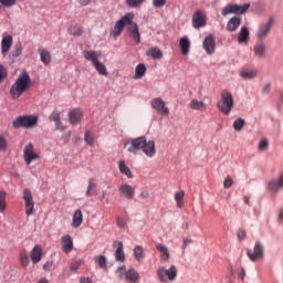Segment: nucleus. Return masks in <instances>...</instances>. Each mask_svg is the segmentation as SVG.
Instances as JSON below:
<instances>
[{"label": "nucleus", "instance_id": "f257e3e1", "mask_svg": "<svg viewBox=\"0 0 283 283\" xmlns=\"http://www.w3.org/2000/svg\"><path fill=\"white\" fill-rule=\"evenodd\" d=\"M30 85H32L30 74H28V72L22 73L10 88L11 97L14 99L19 98L22 96L23 92H28V90H30Z\"/></svg>", "mask_w": 283, "mask_h": 283}, {"label": "nucleus", "instance_id": "f03ea898", "mask_svg": "<svg viewBox=\"0 0 283 283\" xmlns=\"http://www.w3.org/2000/svg\"><path fill=\"white\" fill-rule=\"evenodd\" d=\"M217 107L221 114L229 116L233 109V95L229 91L221 92V98L217 103Z\"/></svg>", "mask_w": 283, "mask_h": 283}, {"label": "nucleus", "instance_id": "7ed1b4c3", "mask_svg": "<svg viewBox=\"0 0 283 283\" xmlns=\"http://www.w3.org/2000/svg\"><path fill=\"white\" fill-rule=\"evenodd\" d=\"M157 277L163 283L174 282L178 277V269L176 265H171L168 270L161 266L157 270Z\"/></svg>", "mask_w": 283, "mask_h": 283}, {"label": "nucleus", "instance_id": "20e7f679", "mask_svg": "<svg viewBox=\"0 0 283 283\" xmlns=\"http://www.w3.org/2000/svg\"><path fill=\"white\" fill-rule=\"evenodd\" d=\"M39 123V117L36 116H31V115H25V116H20L15 118L12 123L14 129H19V127H24L25 129L30 127H34Z\"/></svg>", "mask_w": 283, "mask_h": 283}, {"label": "nucleus", "instance_id": "39448f33", "mask_svg": "<svg viewBox=\"0 0 283 283\" xmlns=\"http://www.w3.org/2000/svg\"><path fill=\"white\" fill-rule=\"evenodd\" d=\"M251 8V3H245L243 6L239 4H228L221 11L222 17L228 14H245V12Z\"/></svg>", "mask_w": 283, "mask_h": 283}, {"label": "nucleus", "instance_id": "423d86ee", "mask_svg": "<svg viewBox=\"0 0 283 283\" xmlns=\"http://www.w3.org/2000/svg\"><path fill=\"white\" fill-rule=\"evenodd\" d=\"M145 139H146L145 136L129 139L124 144V147H127V151H129V154L136 155L138 154V151H140V149H143L145 145Z\"/></svg>", "mask_w": 283, "mask_h": 283}, {"label": "nucleus", "instance_id": "0eeeda50", "mask_svg": "<svg viewBox=\"0 0 283 283\" xmlns=\"http://www.w3.org/2000/svg\"><path fill=\"white\" fill-rule=\"evenodd\" d=\"M247 255L251 262H258L264 260V245L262 242L256 241L253 250H248Z\"/></svg>", "mask_w": 283, "mask_h": 283}, {"label": "nucleus", "instance_id": "6e6552de", "mask_svg": "<svg viewBox=\"0 0 283 283\" xmlns=\"http://www.w3.org/2000/svg\"><path fill=\"white\" fill-rule=\"evenodd\" d=\"M132 22V15L126 14L122 17L114 25V29L112 31V36L116 39L117 36H120V33L123 30H125V25L128 27L129 23Z\"/></svg>", "mask_w": 283, "mask_h": 283}, {"label": "nucleus", "instance_id": "1a4fd4ad", "mask_svg": "<svg viewBox=\"0 0 283 283\" xmlns=\"http://www.w3.org/2000/svg\"><path fill=\"white\" fill-rule=\"evenodd\" d=\"M273 23H275V19L270 18L269 21L259 25V29L256 31V36L258 39H260V41L266 39L269 34H271Z\"/></svg>", "mask_w": 283, "mask_h": 283}, {"label": "nucleus", "instance_id": "9d476101", "mask_svg": "<svg viewBox=\"0 0 283 283\" xmlns=\"http://www.w3.org/2000/svg\"><path fill=\"white\" fill-rule=\"evenodd\" d=\"M23 159L25 165H32L33 160H39V154L34 151V145L28 144L23 149Z\"/></svg>", "mask_w": 283, "mask_h": 283}, {"label": "nucleus", "instance_id": "9b49d317", "mask_svg": "<svg viewBox=\"0 0 283 283\" xmlns=\"http://www.w3.org/2000/svg\"><path fill=\"white\" fill-rule=\"evenodd\" d=\"M23 200L25 207V214L32 216V213H34V199L32 198V191H30V189L23 190Z\"/></svg>", "mask_w": 283, "mask_h": 283}, {"label": "nucleus", "instance_id": "f8f14e48", "mask_svg": "<svg viewBox=\"0 0 283 283\" xmlns=\"http://www.w3.org/2000/svg\"><path fill=\"white\" fill-rule=\"evenodd\" d=\"M153 109L160 112L161 116H169V108L166 106L165 101L160 97H156L150 102Z\"/></svg>", "mask_w": 283, "mask_h": 283}, {"label": "nucleus", "instance_id": "ddd939ff", "mask_svg": "<svg viewBox=\"0 0 283 283\" xmlns=\"http://www.w3.org/2000/svg\"><path fill=\"white\" fill-rule=\"evenodd\" d=\"M205 25H207L206 15L202 11H196L192 14V27L198 30L200 28H205Z\"/></svg>", "mask_w": 283, "mask_h": 283}, {"label": "nucleus", "instance_id": "4468645a", "mask_svg": "<svg viewBox=\"0 0 283 283\" xmlns=\"http://www.w3.org/2000/svg\"><path fill=\"white\" fill-rule=\"evenodd\" d=\"M119 196H122V198H126L127 200H132L136 196V188L124 184L119 187Z\"/></svg>", "mask_w": 283, "mask_h": 283}, {"label": "nucleus", "instance_id": "2eb2a0df", "mask_svg": "<svg viewBox=\"0 0 283 283\" xmlns=\"http://www.w3.org/2000/svg\"><path fill=\"white\" fill-rule=\"evenodd\" d=\"M133 18H130V23H128L127 27V33L133 41H136V43H140V31H138V24L132 21Z\"/></svg>", "mask_w": 283, "mask_h": 283}, {"label": "nucleus", "instance_id": "dca6fc26", "mask_svg": "<svg viewBox=\"0 0 283 283\" xmlns=\"http://www.w3.org/2000/svg\"><path fill=\"white\" fill-rule=\"evenodd\" d=\"M61 247H62V251L64 253H72V251L74 249V240H72V235L64 234L61 238Z\"/></svg>", "mask_w": 283, "mask_h": 283}, {"label": "nucleus", "instance_id": "f3484780", "mask_svg": "<svg viewBox=\"0 0 283 283\" xmlns=\"http://www.w3.org/2000/svg\"><path fill=\"white\" fill-rule=\"evenodd\" d=\"M203 50L207 54H213L216 52V36L213 34H209L205 38Z\"/></svg>", "mask_w": 283, "mask_h": 283}, {"label": "nucleus", "instance_id": "a211bd4d", "mask_svg": "<svg viewBox=\"0 0 283 283\" xmlns=\"http://www.w3.org/2000/svg\"><path fill=\"white\" fill-rule=\"evenodd\" d=\"M113 247H116V250H115L116 262H125V250H124L123 241H114Z\"/></svg>", "mask_w": 283, "mask_h": 283}, {"label": "nucleus", "instance_id": "6ab92c4d", "mask_svg": "<svg viewBox=\"0 0 283 283\" xmlns=\"http://www.w3.org/2000/svg\"><path fill=\"white\" fill-rule=\"evenodd\" d=\"M142 150L146 156H148V158H154V156H156V144L154 143V140L147 142L146 138Z\"/></svg>", "mask_w": 283, "mask_h": 283}, {"label": "nucleus", "instance_id": "aec40b11", "mask_svg": "<svg viewBox=\"0 0 283 283\" xmlns=\"http://www.w3.org/2000/svg\"><path fill=\"white\" fill-rule=\"evenodd\" d=\"M81 118H83V111H81V108H74L69 112V120L71 125H78Z\"/></svg>", "mask_w": 283, "mask_h": 283}, {"label": "nucleus", "instance_id": "412c9836", "mask_svg": "<svg viewBox=\"0 0 283 283\" xmlns=\"http://www.w3.org/2000/svg\"><path fill=\"white\" fill-rule=\"evenodd\" d=\"M268 189L272 193H277L280 189H283V174L279 177V179L271 180L268 185Z\"/></svg>", "mask_w": 283, "mask_h": 283}, {"label": "nucleus", "instance_id": "4be33fe9", "mask_svg": "<svg viewBox=\"0 0 283 283\" xmlns=\"http://www.w3.org/2000/svg\"><path fill=\"white\" fill-rule=\"evenodd\" d=\"M30 255L33 264H39L43 258V248L40 244L35 245Z\"/></svg>", "mask_w": 283, "mask_h": 283}, {"label": "nucleus", "instance_id": "5701e85b", "mask_svg": "<svg viewBox=\"0 0 283 283\" xmlns=\"http://www.w3.org/2000/svg\"><path fill=\"white\" fill-rule=\"evenodd\" d=\"M125 280L128 283H137V282L140 281V274H138V271H136L135 269L130 268L126 272Z\"/></svg>", "mask_w": 283, "mask_h": 283}, {"label": "nucleus", "instance_id": "b1692460", "mask_svg": "<svg viewBox=\"0 0 283 283\" xmlns=\"http://www.w3.org/2000/svg\"><path fill=\"white\" fill-rule=\"evenodd\" d=\"M254 56L258 59H264L266 56V44L264 42H258L254 45Z\"/></svg>", "mask_w": 283, "mask_h": 283}, {"label": "nucleus", "instance_id": "393cba45", "mask_svg": "<svg viewBox=\"0 0 283 283\" xmlns=\"http://www.w3.org/2000/svg\"><path fill=\"white\" fill-rule=\"evenodd\" d=\"M242 23V19L240 17H233L231 18L227 23V30L228 32H235L240 28V24Z\"/></svg>", "mask_w": 283, "mask_h": 283}, {"label": "nucleus", "instance_id": "a878e982", "mask_svg": "<svg viewBox=\"0 0 283 283\" xmlns=\"http://www.w3.org/2000/svg\"><path fill=\"white\" fill-rule=\"evenodd\" d=\"M179 48L181 50V54H184V56H187L189 54V48H191V42L189 41V38H181L179 40Z\"/></svg>", "mask_w": 283, "mask_h": 283}, {"label": "nucleus", "instance_id": "bb28decb", "mask_svg": "<svg viewBox=\"0 0 283 283\" xmlns=\"http://www.w3.org/2000/svg\"><path fill=\"white\" fill-rule=\"evenodd\" d=\"M10 48H12V38L11 35H7L1 41V52L3 56L10 52Z\"/></svg>", "mask_w": 283, "mask_h": 283}, {"label": "nucleus", "instance_id": "cd10ccee", "mask_svg": "<svg viewBox=\"0 0 283 283\" xmlns=\"http://www.w3.org/2000/svg\"><path fill=\"white\" fill-rule=\"evenodd\" d=\"M84 59H86V61H92L93 65L95 63H98V59H101V52L97 51H84Z\"/></svg>", "mask_w": 283, "mask_h": 283}, {"label": "nucleus", "instance_id": "c85d7f7f", "mask_svg": "<svg viewBox=\"0 0 283 283\" xmlns=\"http://www.w3.org/2000/svg\"><path fill=\"white\" fill-rule=\"evenodd\" d=\"M81 224H83V211H81V209H77L73 214L72 227L74 229H78Z\"/></svg>", "mask_w": 283, "mask_h": 283}, {"label": "nucleus", "instance_id": "c756f323", "mask_svg": "<svg viewBox=\"0 0 283 283\" xmlns=\"http://www.w3.org/2000/svg\"><path fill=\"white\" fill-rule=\"evenodd\" d=\"M239 76L244 81H251V78H255V76H258V71L245 69L240 71Z\"/></svg>", "mask_w": 283, "mask_h": 283}, {"label": "nucleus", "instance_id": "7c9ffc66", "mask_svg": "<svg viewBox=\"0 0 283 283\" xmlns=\"http://www.w3.org/2000/svg\"><path fill=\"white\" fill-rule=\"evenodd\" d=\"M38 52L40 54L42 63H44L45 65H50V63H52V55L49 53L48 50L40 48Z\"/></svg>", "mask_w": 283, "mask_h": 283}, {"label": "nucleus", "instance_id": "2f4dec72", "mask_svg": "<svg viewBox=\"0 0 283 283\" xmlns=\"http://www.w3.org/2000/svg\"><path fill=\"white\" fill-rule=\"evenodd\" d=\"M156 249L161 253V262H169V249H167V247L163 243H157Z\"/></svg>", "mask_w": 283, "mask_h": 283}, {"label": "nucleus", "instance_id": "473e14b6", "mask_svg": "<svg viewBox=\"0 0 283 283\" xmlns=\"http://www.w3.org/2000/svg\"><path fill=\"white\" fill-rule=\"evenodd\" d=\"M190 109H197L198 112H205L207 109V104L202 101L192 99L189 104Z\"/></svg>", "mask_w": 283, "mask_h": 283}, {"label": "nucleus", "instance_id": "72a5a7b5", "mask_svg": "<svg viewBox=\"0 0 283 283\" xmlns=\"http://www.w3.org/2000/svg\"><path fill=\"white\" fill-rule=\"evenodd\" d=\"M146 54L154 60L163 59V51L158 46L150 48Z\"/></svg>", "mask_w": 283, "mask_h": 283}, {"label": "nucleus", "instance_id": "f704fd0d", "mask_svg": "<svg viewBox=\"0 0 283 283\" xmlns=\"http://www.w3.org/2000/svg\"><path fill=\"white\" fill-rule=\"evenodd\" d=\"M94 67L96 70V72L98 74H101V76H107L109 73L107 72V66H105V64H103V62L97 61L94 64Z\"/></svg>", "mask_w": 283, "mask_h": 283}, {"label": "nucleus", "instance_id": "c9c22d12", "mask_svg": "<svg viewBox=\"0 0 283 283\" xmlns=\"http://www.w3.org/2000/svg\"><path fill=\"white\" fill-rule=\"evenodd\" d=\"M247 41H249V29L247 27H242L239 32L238 42L247 43Z\"/></svg>", "mask_w": 283, "mask_h": 283}, {"label": "nucleus", "instance_id": "e433bc0d", "mask_svg": "<svg viewBox=\"0 0 283 283\" xmlns=\"http://www.w3.org/2000/svg\"><path fill=\"white\" fill-rule=\"evenodd\" d=\"M134 258L138 262H143L145 260V252L143 251V247L136 245L134 248Z\"/></svg>", "mask_w": 283, "mask_h": 283}, {"label": "nucleus", "instance_id": "4c0bfd02", "mask_svg": "<svg viewBox=\"0 0 283 283\" xmlns=\"http://www.w3.org/2000/svg\"><path fill=\"white\" fill-rule=\"evenodd\" d=\"M175 200L178 209H182L185 207V192L182 190L175 192Z\"/></svg>", "mask_w": 283, "mask_h": 283}, {"label": "nucleus", "instance_id": "58836bf2", "mask_svg": "<svg viewBox=\"0 0 283 283\" xmlns=\"http://www.w3.org/2000/svg\"><path fill=\"white\" fill-rule=\"evenodd\" d=\"M97 182L96 179L94 177H91L88 179V186H87V190H86V196L90 198V196H92V191H94V189H96L97 187Z\"/></svg>", "mask_w": 283, "mask_h": 283}, {"label": "nucleus", "instance_id": "ea45409f", "mask_svg": "<svg viewBox=\"0 0 283 283\" xmlns=\"http://www.w3.org/2000/svg\"><path fill=\"white\" fill-rule=\"evenodd\" d=\"M146 72H147V67L145 66V64H138L135 69V77L143 78Z\"/></svg>", "mask_w": 283, "mask_h": 283}, {"label": "nucleus", "instance_id": "a19ab883", "mask_svg": "<svg viewBox=\"0 0 283 283\" xmlns=\"http://www.w3.org/2000/svg\"><path fill=\"white\" fill-rule=\"evenodd\" d=\"M20 264L23 266V269H27V266L30 264V256L28 255L27 251L20 252Z\"/></svg>", "mask_w": 283, "mask_h": 283}, {"label": "nucleus", "instance_id": "79ce46f5", "mask_svg": "<svg viewBox=\"0 0 283 283\" xmlns=\"http://www.w3.org/2000/svg\"><path fill=\"white\" fill-rule=\"evenodd\" d=\"M119 171L120 174H124L125 176H127V178H132V170L129 169V167H127V165L125 164V160L119 161Z\"/></svg>", "mask_w": 283, "mask_h": 283}, {"label": "nucleus", "instance_id": "37998d69", "mask_svg": "<svg viewBox=\"0 0 283 283\" xmlns=\"http://www.w3.org/2000/svg\"><path fill=\"white\" fill-rule=\"evenodd\" d=\"M115 275H117L119 280H125L127 275V268H125V265L117 268V270L115 271Z\"/></svg>", "mask_w": 283, "mask_h": 283}, {"label": "nucleus", "instance_id": "c03bdc74", "mask_svg": "<svg viewBox=\"0 0 283 283\" xmlns=\"http://www.w3.org/2000/svg\"><path fill=\"white\" fill-rule=\"evenodd\" d=\"M6 209H7L6 191L1 190L0 191V213H4Z\"/></svg>", "mask_w": 283, "mask_h": 283}, {"label": "nucleus", "instance_id": "a18cd8bd", "mask_svg": "<svg viewBox=\"0 0 283 283\" xmlns=\"http://www.w3.org/2000/svg\"><path fill=\"white\" fill-rule=\"evenodd\" d=\"M99 269H107V258L105 255H99L98 258H95Z\"/></svg>", "mask_w": 283, "mask_h": 283}, {"label": "nucleus", "instance_id": "49530a36", "mask_svg": "<svg viewBox=\"0 0 283 283\" xmlns=\"http://www.w3.org/2000/svg\"><path fill=\"white\" fill-rule=\"evenodd\" d=\"M242 127H244V119L238 118L233 123V128L235 132H242Z\"/></svg>", "mask_w": 283, "mask_h": 283}, {"label": "nucleus", "instance_id": "de8ad7c7", "mask_svg": "<svg viewBox=\"0 0 283 283\" xmlns=\"http://www.w3.org/2000/svg\"><path fill=\"white\" fill-rule=\"evenodd\" d=\"M71 34H73V36H82L83 35V27L75 25L74 28L71 29Z\"/></svg>", "mask_w": 283, "mask_h": 283}, {"label": "nucleus", "instance_id": "09e8293b", "mask_svg": "<svg viewBox=\"0 0 283 283\" xmlns=\"http://www.w3.org/2000/svg\"><path fill=\"white\" fill-rule=\"evenodd\" d=\"M49 119H50L51 122H53V123H56L57 120L61 119V112H59V111H56V109L53 111V112L50 114Z\"/></svg>", "mask_w": 283, "mask_h": 283}, {"label": "nucleus", "instance_id": "8fccbe9b", "mask_svg": "<svg viewBox=\"0 0 283 283\" xmlns=\"http://www.w3.org/2000/svg\"><path fill=\"white\" fill-rule=\"evenodd\" d=\"M84 140L86 143V145H90L92 147V145H94V136H92V133L90 130H87L84 135Z\"/></svg>", "mask_w": 283, "mask_h": 283}, {"label": "nucleus", "instance_id": "3c124183", "mask_svg": "<svg viewBox=\"0 0 283 283\" xmlns=\"http://www.w3.org/2000/svg\"><path fill=\"white\" fill-rule=\"evenodd\" d=\"M142 3H145V0H126V4L129 6V8H138Z\"/></svg>", "mask_w": 283, "mask_h": 283}, {"label": "nucleus", "instance_id": "603ef678", "mask_svg": "<svg viewBox=\"0 0 283 283\" xmlns=\"http://www.w3.org/2000/svg\"><path fill=\"white\" fill-rule=\"evenodd\" d=\"M81 266H83L82 260L73 261L70 265V271H78V269H81Z\"/></svg>", "mask_w": 283, "mask_h": 283}, {"label": "nucleus", "instance_id": "864d4df0", "mask_svg": "<svg viewBox=\"0 0 283 283\" xmlns=\"http://www.w3.org/2000/svg\"><path fill=\"white\" fill-rule=\"evenodd\" d=\"M0 3L4 8H12V6H17V0H0Z\"/></svg>", "mask_w": 283, "mask_h": 283}, {"label": "nucleus", "instance_id": "5fc2aeb1", "mask_svg": "<svg viewBox=\"0 0 283 283\" xmlns=\"http://www.w3.org/2000/svg\"><path fill=\"white\" fill-rule=\"evenodd\" d=\"M8 149V140L6 137L0 135V151H6Z\"/></svg>", "mask_w": 283, "mask_h": 283}, {"label": "nucleus", "instance_id": "6e6d98bb", "mask_svg": "<svg viewBox=\"0 0 283 283\" xmlns=\"http://www.w3.org/2000/svg\"><path fill=\"white\" fill-rule=\"evenodd\" d=\"M233 185V179L231 178V176H228L224 181H223V187L224 189H229L231 188Z\"/></svg>", "mask_w": 283, "mask_h": 283}, {"label": "nucleus", "instance_id": "4d7b16f0", "mask_svg": "<svg viewBox=\"0 0 283 283\" xmlns=\"http://www.w3.org/2000/svg\"><path fill=\"white\" fill-rule=\"evenodd\" d=\"M6 76H8V71H6V67L0 64V83H3Z\"/></svg>", "mask_w": 283, "mask_h": 283}, {"label": "nucleus", "instance_id": "13d9d810", "mask_svg": "<svg viewBox=\"0 0 283 283\" xmlns=\"http://www.w3.org/2000/svg\"><path fill=\"white\" fill-rule=\"evenodd\" d=\"M259 149H261L262 151H264L265 149H269V140L262 139L259 143Z\"/></svg>", "mask_w": 283, "mask_h": 283}, {"label": "nucleus", "instance_id": "bf43d9fd", "mask_svg": "<svg viewBox=\"0 0 283 283\" xmlns=\"http://www.w3.org/2000/svg\"><path fill=\"white\" fill-rule=\"evenodd\" d=\"M167 3V0H153V6L155 8H163Z\"/></svg>", "mask_w": 283, "mask_h": 283}, {"label": "nucleus", "instance_id": "052dcab7", "mask_svg": "<svg viewBox=\"0 0 283 283\" xmlns=\"http://www.w3.org/2000/svg\"><path fill=\"white\" fill-rule=\"evenodd\" d=\"M55 123V129H57L59 132H65V126H63V122H61V119H57V122Z\"/></svg>", "mask_w": 283, "mask_h": 283}, {"label": "nucleus", "instance_id": "680f3d73", "mask_svg": "<svg viewBox=\"0 0 283 283\" xmlns=\"http://www.w3.org/2000/svg\"><path fill=\"white\" fill-rule=\"evenodd\" d=\"M23 48L21 46V44H17L15 45V51L13 52V56L17 59L18 56H21V52H22Z\"/></svg>", "mask_w": 283, "mask_h": 283}, {"label": "nucleus", "instance_id": "e2e57ef3", "mask_svg": "<svg viewBox=\"0 0 283 283\" xmlns=\"http://www.w3.org/2000/svg\"><path fill=\"white\" fill-rule=\"evenodd\" d=\"M52 264H53V262L52 261H46L45 263H44V265H43V270L44 271H51L52 270Z\"/></svg>", "mask_w": 283, "mask_h": 283}, {"label": "nucleus", "instance_id": "0e129e2a", "mask_svg": "<svg viewBox=\"0 0 283 283\" xmlns=\"http://www.w3.org/2000/svg\"><path fill=\"white\" fill-rule=\"evenodd\" d=\"M237 235L239 240H244L247 238V231L239 230Z\"/></svg>", "mask_w": 283, "mask_h": 283}, {"label": "nucleus", "instance_id": "69168bd1", "mask_svg": "<svg viewBox=\"0 0 283 283\" xmlns=\"http://www.w3.org/2000/svg\"><path fill=\"white\" fill-rule=\"evenodd\" d=\"M117 227H119V229H125V226L127 224L123 219L117 218Z\"/></svg>", "mask_w": 283, "mask_h": 283}, {"label": "nucleus", "instance_id": "338daca9", "mask_svg": "<svg viewBox=\"0 0 283 283\" xmlns=\"http://www.w3.org/2000/svg\"><path fill=\"white\" fill-rule=\"evenodd\" d=\"M80 283H93V282H92V279L82 276V277L80 279Z\"/></svg>", "mask_w": 283, "mask_h": 283}, {"label": "nucleus", "instance_id": "774afa93", "mask_svg": "<svg viewBox=\"0 0 283 283\" xmlns=\"http://www.w3.org/2000/svg\"><path fill=\"white\" fill-rule=\"evenodd\" d=\"M269 92H271V84H266V85L263 87V94H269Z\"/></svg>", "mask_w": 283, "mask_h": 283}]
</instances>
